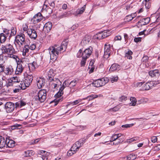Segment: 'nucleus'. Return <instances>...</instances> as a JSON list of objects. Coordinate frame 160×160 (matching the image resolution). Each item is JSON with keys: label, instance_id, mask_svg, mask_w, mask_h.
Returning a JSON list of instances; mask_svg holds the SVG:
<instances>
[{"label": "nucleus", "instance_id": "nucleus-60", "mask_svg": "<svg viewBox=\"0 0 160 160\" xmlns=\"http://www.w3.org/2000/svg\"><path fill=\"white\" fill-rule=\"evenodd\" d=\"M82 99H79L78 100H76L75 101H74L73 102H72V104L73 105H76L78 104V103H79V102L82 101Z\"/></svg>", "mask_w": 160, "mask_h": 160}, {"label": "nucleus", "instance_id": "nucleus-4", "mask_svg": "<svg viewBox=\"0 0 160 160\" xmlns=\"http://www.w3.org/2000/svg\"><path fill=\"white\" fill-rule=\"evenodd\" d=\"M1 49L2 53L9 54L15 53V51L12 45L10 43H7L5 45H2Z\"/></svg>", "mask_w": 160, "mask_h": 160}, {"label": "nucleus", "instance_id": "nucleus-45", "mask_svg": "<svg viewBox=\"0 0 160 160\" xmlns=\"http://www.w3.org/2000/svg\"><path fill=\"white\" fill-rule=\"evenodd\" d=\"M132 15H128V16H126L125 18V21L129 22V21H131L133 19V18H134V17L133 16H132Z\"/></svg>", "mask_w": 160, "mask_h": 160}, {"label": "nucleus", "instance_id": "nucleus-38", "mask_svg": "<svg viewBox=\"0 0 160 160\" xmlns=\"http://www.w3.org/2000/svg\"><path fill=\"white\" fill-rule=\"evenodd\" d=\"M33 154V152L32 151L28 150L24 152V156L26 157L31 156Z\"/></svg>", "mask_w": 160, "mask_h": 160}, {"label": "nucleus", "instance_id": "nucleus-63", "mask_svg": "<svg viewBox=\"0 0 160 160\" xmlns=\"http://www.w3.org/2000/svg\"><path fill=\"white\" fill-rule=\"evenodd\" d=\"M158 140V138L156 137L153 136L151 138V141L153 143H155Z\"/></svg>", "mask_w": 160, "mask_h": 160}, {"label": "nucleus", "instance_id": "nucleus-16", "mask_svg": "<svg viewBox=\"0 0 160 160\" xmlns=\"http://www.w3.org/2000/svg\"><path fill=\"white\" fill-rule=\"evenodd\" d=\"M63 90H61L60 88L59 91L55 95V97L57 98L55 101V102H57L55 104V105H56L60 100L61 99L59 98L63 94Z\"/></svg>", "mask_w": 160, "mask_h": 160}, {"label": "nucleus", "instance_id": "nucleus-35", "mask_svg": "<svg viewBox=\"0 0 160 160\" xmlns=\"http://www.w3.org/2000/svg\"><path fill=\"white\" fill-rule=\"evenodd\" d=\"M13 85L12 83H9L8 82L4 86V89H6V90L9 92L10 89V88L12 87Z\"/></svg>", "mask_w": 160, "mask_h": 160}, {"label": "nucleus", "instance_id": "nucleus-7", "mask_svg": "<svg viewBox=\"0 0 160 160\" xmlns=\"http://www.w3.org/2000/svg\"><path fill=\"white\" fill-rule=\"evenodd\" d=\"M24 59L22 60L19 63H17V65L15 71L16 74H19L21 73L23 71L24 68L26 66L25 62L24 61Z\"/></svg>", "mask_w": 160, "mask_h": 160}, {"label": "nucleus", "instance_id": "nucleus-64", "mask_svg": "<svg viewBox=\"0 0 160 160\" xmlns=\"http://www.w3.org/2000/svg\"><path fill=\"white\" fill-rule=\"evenodd\" d=\"M8 82L9 83H12L13 85V84L15 82V81L14 80H13L12 78H10V79H8Z\"/></svg>", "mask_w": 160, "mask_h": 160}, {"label": "nucleus", "instance_id": "nucleus-55", "mask_svg": "<svg viewBox=\"0 0 160 160\" xmlns=\"http://www.w3.org/2000/svg\"><path fill=\"white\" fill-rule=\"evenodd\" d=\"M16 33V31L13 28V29H12L11 30L10 34L9 36V37H11L12 35L14 36Z\"/></svg>", "mask_w": 160, "mask_h": 160}, {"label": "nucleus", "instance_id": "nucleus-56", "mask_svg": "<svg viewBox=\"0 0 160 160\" xmlns=\"http://www.w3.org/2000/svg\"><path fill=\"white\" fill-rule=\"evenodd\" d=\"M87 99H88V101H90L93 99V95H91L85 98H83L82 99L86 100Z\"/></svg>", "mask_w": 160, "mask_h": 160}, {"label": "nucleus", "instance_id": "nucleus-25", "mask_svg": "<svg viewBox=\"0 0 160 160\" xmlns=\"http://www.w3.org/2000/svg\"><path fill=\"white\" fill-rule=\"evenodd\" d=\"M7 141L6 139L0 136V148H2L6 145Z\"/></svg>", "mask_w": 160, "mask_h": 160}, {"label": "nucleus", "instance_id": "nucleus-27", "mask_svg": "<svg viewBox=\"0 0 160 160\" xmlns=\"http://www.w3.org/2000/svg\"><path fill=\"white\" fill-rule=\"evenodd\" d=\"M26 65L27 64L28 65V67L29 68V70L30 72L34 71L35 69V62H33L32 63H30L28 64L27 63L25 62Z\"/></svg>", "mask_w": 160, "mask_h": 160}, {"label": "nucleus", "instance_id": "nucleus-48", "mask_svg": "<svg viewBox=\"0 0 160 160\" xmlns=\"http://www.w3.org/2000/svg\"><path fill=\"white\" fill-rule=\"evenodd\" d=\"M118 138L117 137L116 134H114L111 137L110 142H112L113 141H115Z\"/></svg>", "mask_w": 160, "mask_h": 160}, {"label": "nucleus", "instance_id": "nucleus-44", "mask_svg": "<svg viewBox=\"0 0 160 160\" xmlns=\"http://www.w3.org/2000/svg\"><path fill=\"white\" fill-rule=\"evenodd\" d=\"M23 84V83H22V84L21 83H20L18 85L19 86L20 89L19 88H16L14 90H13V92L14 93H16L18 92L20 90H21V89H24V88H23L22 87V85Z\"/></svg>", "mask_w": 160, "mask_h": 160}, {"label": "nucleus", "instance_id": "nucleus-13", "mask_svg": "<svg viewBox=\"0 0 160 160\" xmlns=\"http://www.w3.org/2000/svg\"><path fill=\"white\" fill-rule=\"evenodd\" d=\"M32 80L33 76L32 75H28L24 81V83L26 87H28L31 83Z\"/></svg>", "mask_w": 160, "mask_h": 160}, {"label": "nucleus", "instance_id": "nucleus-26", "mask_svg": "<svg viewBox=\"0 0 160 160\" xmlns=\"http://www.w3.org/2000/svg\"><path fill=\"white\" fill-rule=\"evenodd\" d=\"M52 23L50 22H48L46 23L44 26V28L46 29L48 32L52 28Z\"/></svg>", "mask_w": 160, "mask_h": 160}, {"label": "nucleus", "instance_id": "nucleus-62", "mask_svg": "<svg viewBox=\"0 0 160 160\" xmlns=\"http://www.w3.org/2000/svg\"><path fill=\"white\" fill-rule=\"evenodd\" d=\"M117 143H115V142H113V144L114 145H117L121 141L122 142L123 141V140L122 139H121V140L120 139L118 138L117 140Z\"/></svg>", "mask_w": 160, "mask_h": 160}, {"label": "nucleus", "instance_id": "nucleus-42", "mask_svg": "<svg viewBox=\"0 0 160 160\" xmlns=\"http://www.w3.org/2000/svg\"><path fill=\"white\" fill-rule=\"evenodd\" d=\"M118 77L117 76H112L110 78V80L112 83L117 82L118 80Z\"/></svg>", "mask_w": 160, "mask_h": 160}, {"label": "nucleus", "instance_id": "nucleus-50", "mask_svg": "<svg viewBox=\"0 0 160 160\" xmlns=\"http://www.w3.org/2000/svg\"><path fill=\"white\" fill-rule=\"evenodd\" d=\"M151 84H152V86L153 87L155 86L156 85L160 83V82L158 81H150Z\"/></svg>", "mask_w": 160, "mask_h": 160}, {"label": "nucleus", "instance_id": "nucleus-36", "mask_svg": "<svg viewBox=\"0 0 160 160\" xmlns=\"http://www.w3.org/2000/svg\"><path fill=\"white\" fill-rule=\"evenodd\" d=\"M77 151L76 150H73L72 149V147L71 148L70 150H69L67 153V155L68 156H71L72 155L74 154Z\"/></svg>", "mask_w": 160, "mask_h": 160}, {"label": "nucleus", "instance_id": "nucleus-11", "mask_svg": "<svg viewBox=\"0 0 160 160\" xmlns=\"http://www.w3.org/2000/svg\"><path fill=\"white\" fill-rule=\"evenodd\" d=\"M111 53L110 47L109 45L105 44L103 57L104 58H108Z\"/></svg>", "mask_w": 160, "mask_h": 160}, {"label": "nucleus", "instance_id": "nucleus-53", "mask_svg": "<svg viewBox=\"0 0 160 160\" xmlns=\"http://www.w3.org/2000/svg\"><path fill=\"white\" fill-rule=\"evenodd\" d=\"M153 151H156L160 150V144H158L157 145L153 147Z\"/></svg>", "mask_w": 160, "mask_h": 160}, {"label": "nucleus", "instance_id": "nucleus-5", "mask_svg": "<svg viewBox=\"0 0 160 160\" xmlns=\"http://www.w3.org/2000/svg\"><path fill=\"white\" fill-rule=\"evenodd\" d=\"M108 81L109 79L108 78L104 77L95 80L92 83V84L94 87H99L104 85Z\"/></svg>", "mask_w": 160, "mask_h": 160}, {"label": "nucleus", "instance_id": "nucleus-61", "mask_svg": "<svg viewBox=\"0 0 160 160\" xmlns=\"http://www.w3.org/2000/svg\"><path fill=\"white\" fill-rule=\"evenodd\" d=\"M13 53H10L8 54L9 55L10 58H12L14 59H16V60H17V58H18V57H17V56L16 55H14L13 54Z\"/></svg>", "mask_w": 160, "mask_h": 160}, {"label": "nucleus", "instance_id": "nucleus-49", "mask_svg": "<svg viewBox=\"0 0 160 160\" xmlns=\"http://www.w3.org/2000/svg\"><path fill=\"white\" fill-rule=\"evenodd\" d=\"M5 67L2 64H0V74H2L4 71Z\"/></svg>", "mask_w": 160, "mask_h": 160}, {"label": "nucleus", "instance_id": "nucleus-52", "mask_svg": "<svg viewBox=\"0 0 160 160\" xmlns=\"http://www.w3.org/2000/svg\"><path fill=\"white\" fill-rule=\"evenodd\" d=\"M127 99V97L123 95L119 98V101L121 102H122L124 101H126Z\"/></svg>", "mask_w": 160, "mask_h": 160}, {"label": "nucleus", "instance_id": "nucleus-10", "mask_svg": "<svg viewBox=\"0 0 160 160\" xmlns=\"http://www.w3.org/2000/svg\"><path fill=\"white\" fill-rule=\"evenodd\" d=\"M50 82V84L52 86V88H56L58 85H61L62 82H60L59 79L57 78H52V80H49Z\"/></svg>", "mask_w": 160, "mask_h": 160}, {"label": "nucleus", "instance_id": "nucleus-51", "mask_svg": "<svg viewBox=\"0 0 160 160\" xmlns=\"http://www.w3.org/2000/svg\"><path fill=\"white\" fill-rule=\"evenodd\" d=\"M82 58V59L81 62V66H84L86 62V61L87 58H84L83 57Z\"/></svg>", "mask_w": 160, "mask_h": 160}, {"label": "nucleus", "instance_id": "nucleus-37", "mask_svg": "<svg viewBox=\"0 0 160 160\" xmlns=\"http://www.w3.org/2000/svg\"><path fill=\"white\" fill-rule=\"evenodd\" d=\"M103 34V38L107 37L110 35V32L109 31L105 30L102 32Z\"/></svg>", "mask_w": 160, "mask_h": 160}, {"label": "nucleus", "instance_id": "nucleus-34", "mask_svg": "<svg viewBox=\"0 0 160 160\" xmlns=\"http://www.w3.org/2000/svg\"><path fill=\"white\" fill-rule=\"evenodd\" d=\"M7 38L4 35L3 33L0 34V42L1 43H3L5 42Z\"/></svg>", "mask_w": 160, "mask_h": 160}, {"label": "nucleus", "instance_id": "nucleus-59", "mask_svg": "<svg viewBox=\"0 0 160 160\" xmlns=\"http://www.w3.org/2000/svg\"><path fill=\"white\" fill-rule=\"evenodd\" d=\"M119 109V107L118 106H116L112 108H111L109 110L110 111H113L114 112H116L117 111H118Z\"/></svg>", "mask_w": 160, "mask_h": 160}, {"label": "nucleus", "instance_id": "nucleus-24", "mask_svg": "<svg viewBox=\"0 0 160 160\" xmlns=\"http://www.w3.org/2000/svg\"><path fill=\"white\" fill-rule=\"evenodd\" d=\"M82 146V145L80 143L79 141H78L73 144L72 146V149L73 150H76L77 151Z\"/></svg>", "mask_w": 160, "mask_h": 160}, {"label": "nucleus", "instance_id": "nucleus-29", "mask_svg": "<svg viewBox=\"0 0 160 160\" xmlns=\"http://www.w3.org/2000/svg\"><path fill=\"white\" fill-rule=\"evenodd\" d=\"M86 8V5H84L80 9H78L76 12V15H77L79 14H81L84 12Z\"/></svg>", "mask_w": 160, "mask_h": 160}, {"label": "nucleus", "instance_id": "nucleus-33", "mask_svg": "<svg viewBox=\"0 0 160 160\" xmlns=\"http://www.w3.org/2000/svg\"><path fill=\"white\" fill-rule=\"evenodd\" d=\"M132 54V52L129 50L128 52H126L125 57H127L128 59H131L132 58V57L131 56Z\"/></svg>", "mask_w": 160, "mask_h": 160}, {"label": "nucleus", "instance_id": "nucleus-41", "mask_svg": "<svg viewBox=\"0 0 160 160\" xmlns=\"http://www.w3.org/2000/svg\"><path fill=\"white\" fill-rule=\"evenodd\" d=\"M69 84L68 80H65L63 83L62 87L60 88V89L63 90L64 88Z\"/></svg>", "mask_w": 160, "mask_h": 160}, {"label": "nucleus", "instance_id": "nucleus-32", "mask_svg": "<svg viewBox=\"0 0 160 160\" xmlns=\"http://www.w3.org/2000/svg\"><path fill=\"white\" fill-rule=\"evenodd\" d=\"M139 139V138L138 137H135L134 138H131L128 139L126 140L125 142L130 143L134 141L138 140Z\"/></svg>", "mask_w": 160, "mask_h": 160}, {"label": "nucleus", "instance_id": "nucleus-2", "mask_svg": "<svg viewBox=\"0 0 160 160\" xmlns=\"http://www.w3.org/2000/svg\"><path fill=\"white\" fill-rule=\"evenodd\" d=\"M47 92L46 90L43 89L40 90L33 98V101L36 103H40L43 102L46 99Z\"/></svg>", "mask_w": 160, "mask_h": 160}, {"label": "nucleus", "instance_id": "nucleus-47", "mask_svg": "<svg viewBox=\"0 0 160 160\" xmlns=\"http://www.w3.org/2000/svg\"><path fill=\"white\" fill-rule=\"evenodd\" d=\"M136 158V156L134 154H131L127 156V159L130 160H134Z\"/></svg>", "mask_w": 160, "mask_h": 160}, {"label": "nucleus", "instance_id": "nucleus-40", "mask_svg": "<svg viewBox=\"0 0 160 160\" xmlns=\"http://www.w3.org/2000/svg\"><path fill=\"white\" fill-rule=\"evenodd\" d=\"M77 83V81L76 80H74L72 81L69 82V85L70 88L75 87Z\"/></svg>", "mask_w": 160, "mask_h": 160}, {"label": "nucleus", "instance_id": "nucleus-19", "mask_svg": "<svg viewBox=\"0 0 160 160\" xmlns=\"http://www.w3.org/2000/svg\"><path fill=\"white\" fill-rule=\"evenodd\" d=\"M120 69V66L118 64L114 63L111 66L109 71L111 72H113L119 70Z\"/></svg>", "mask_w": 160, "mask_h": 160}, {"label": "nucleus", "instance_id": "nucleus-18", "mask_svg": "<svg viewBox=\"0 0 160 160\" xmlns=\"http://www.w3.org/2000/svg\"><path fill=\"white\" fill-rule=\"evenodd\" d=\"M6 141H7V142L6 145L8 148H11L14 146L15 144L14 141L9 139L6 138Z\"/></svg>", "mask_w": 160, "mask_h": 160}, {"label": "nucleus", "instance_id": "nucleus-46", "mask_svg": "<svg viewBox=\"0 0 160 160\" xmlns=\"http://www.w3.org/2000/svg\"><path fill=\"white\" fill-rule=\"evenodd\" d=\"M143 4H145V7L147 9H149L151 7V4L149 2L143 1L142 2Z\"/></svg>", "mask_w": 160, "mask_h": 160}, {"label": "nucleus", "instance_id": "nucleus-12", "mask_svg": "<svg viewBox=\"0 0 160 160\" xmlns=\"http://www.w3.org/2000/svg\"><path fill=\"white\" fill-rule=\"evenodd\" d=\"M27 33L29 37L31 38L35 39L37 35L36 31L31 28H28L27 31Z\"/></svg>", "mask_w": 160, "mask_h": 160}, {"label": "nucleus", "instance_id": "nucleus-6", "mask_svg": "<svg viewBox=\"0 0 160 160\" xmlns=\"http://www.w3.org/2000/svg\"><path fill=\"white\" fill-rule=\"evenodd\" d=\"M48 3L51 8H53L55 4L54 0H46L45 2V4H44L42 9H45L46 11L48 12L49 14H50L52 12V10L51 8H48L47 7V5L45 4Z\"/></svg>", "mask_w": 160, "mask_h": 160}, {"label": "nucleus", "instance_id": "nucleus-15", "mask_svg": "<svg viewBox=\"0 0 160 160\" xmlns=\"http://www.w3.org/2000/svg\"><path fill=\"white\" fill-rule=\"evenodd\" d=\"M38 154L41 155L43 160H47L49 153L45 151H39L38 152Z\"/></svg>", "mask_w": 160, "mask_h": 160}, {"label": "nucleus", "instance_id": "nucleus-3", "mask_svg": "<svg viewBox=\"0 0 160 160\" xmlns=\"http://www.w3.org/2000/svg\"><path fill=\"white\" fill-rule=\"evenodd\" d=\"M93 48L92 47L86 49L84 50L80 49L79 50L77 54V57L78 58L83 57L86 58H88L91 55L92 53Z\"/></svg>", "mask_w": 160, "mask_h": 160}, {"label": "nucleus", "instance_id": "nucleus-58", "mask_svg": "<svg viewBox=\"0 0 160 160\" xmlns=\"http://www.w3.org/2000/svg\"><path fill=\"white\" fill-rule=\"evenodd\" d=\"M143 83L142 82H135L134 83V86L135 87H139L141 86Z\"/></svg>", "mask_w": 160, "mask_h": 160}, {"label": "nucleus", "instance_id": "nucleus-23", "mask_svg": "<svg viewBox=\"0 0 160 160\" xmlns=\"http://www.w3.org/2000/svg\"><path fill=\"white\" fill-rule=\"evenodd\" d=\"M152 84H151L150 82H147L143 85L142 89L143 90H149L152 88Z\"/></svg>", "mask_w": 160, "mask_h": 160}, {"label": "nucleus", "instance_id": "nucleus-22", "mask_svg": "<svg viewBox=\"0 0 160 160\" xmlns=\"http://www.w3.org/2000/svg\"><path fill=\"white\" fill-rule=\"evenodd\" d=\"M91 38L89 36H86L81 41V43L82 45H86L90 41Z\"/></svg>", "mask_w": 160, "mask_h": 160}, {"label": "nucleus", "instance_id": "nucleus-31", "mask_svg": "<svg viewBox=\"0 0 160 160\" xmlns=\"http://www.w3.org/2000/svg\"><path fill=\"white\" fill-rule=\"evenodd\" d=\"M130 100L131 102L129 103V105L131 106H135L137 102L136 98L134 97H131L130 98Z\"/></svg>", "mask_w": 160, "mask_h": 160}, {"label": "nucleus", "instance_id": "nucleus-20", "mask_svg": "<svg viewBox=\"0 0 160 160\" xmlns=\"http://www.w3.org/2000/svg\"><path fill=\"white\" fill-rule=\"evenodd\" d=\"M55 75V73L52 69H50L49 70L48 72V80H51L52 78H53Z\"/></svg>", "mask_w": 160, "mask_h": 160}, {"label": "nucleus", "instance_id": "nucleus-8", "mask_svg": "<svg viewBox=\"0 0 160 160\" xmlns=\"http://www.w3.org/2000/svg\"><path fill=\"white\" fill-rule=\"evenodd\" d=\"M15 40L16 42L20 46L21 45H23L25 42V35L22 33L17 35L16 37Z\"/></svg>", "mask_w": 160, "mask_h": 160}, {"label": "nucleus", "instance_id": "nucleus-28", "mask_svg": "<svg viewBox=\"0 0 160 160\" xmlns=\"http://www.w3.org/2000/svg\"><path fill=\"white\" fill-rule=\"evenodd\" d=\"M42 19V17H40L38 18L36 15H35L33 18L32 19V21L33 22V23L36 24L40 21Z\"/></svg>", "mask_w": 160, "mask_h": 160}, {"label": "nucleus", "instance_id": "nucleus-17", "mask_svg": "<svg viewBox=\"0 0 160 160\" xmlns=\"http://www.w3.org/2000/svg\"><path fill=\"white\" fill-rule=\"evenodd\" d=\"M45 82V79L43 78H40L37 80V85L39 88H41L44 85Z\"/></svg>", "mask_w": 160, "mask_h": 160}, {"label": "nucleus", "instance_id": "nucleus-57", "mask_svg": "<svg viewBox=\"0 0 160 160\" xmlns=\"http://www.w3.org/2000/svg\"><path fill=\"white\" fill-rule=\"evenodd\" d=\"M133 124L132 123L131 124H126L125 125H122V127L123 128H128L131 127L133 125Z\"/></svg>", "mask_w": 160, "mask_h": 160}, {"label": "nucleus", "instance_id": "nucleus-30", "mask_svg": "<svg viewBox=\"0 0 160 160\" xmlns=\"http://www.w3.org/2000/svg\"><path fill=\"white\" fill-rule=\"evenodd\" d=\"M150 20V18H145L142 19L139 21V22H142V24L143 25H145L149 23Z\"/></svg>", "mask_w": 160, "mask_h": 160}, {"label": "nucleus", "instance_id": "nucleus-9", "mask_svg": "<svg viewBox=\"0 0 160 160\" xmlns=\"http://www.w3.org/2000/svg\"><path fill=\"white\" fill-rule=\"evenodd\" d=\"M15 106L14 103L11 102H8L4 105V108L7 113L12 112L14 110Z\"/></svg>", "mask_w": 160, "mask_h": 160}, {"label": "nucleus", "instance_id": "nucleus-1", "mask_svg": "<svg viewBox=\"0 0 160 160\" xmlns=\"http://www.w3.org/2000/svg\"><path fill=\"white\" fill-rule=\"evenodd\" d=\"M68 43L66 41L62 42L60 46L55 45L50 47L48 49L50 55V59L53 61H55L57 58L58 55L61 53L62 51H65Z\"/></svg>", "mask_w": 160, "mask_h": 160}, {"label": "nucleus", "instance_id": "nucleus-54", "mask_svg": "<svg viewBox=\"0 0 160 160\" xmlns=\"http://www.w3.org/2000/svg\"><path fill=\"white\" fill-rule=\"evenodd\" d=\"M97 38L98 39H101L103 38V34H102V32L98 33L97 34Z\"/></svg>", "mask_w": 160, "mask_h": 160}, {"label": "nucleus", "instance_id": "nucleus-21", "mask_svg": "<svg viewBox=\"0 0 160 160\" xmlns=\"http://www.w3.org/2000/svg\"><path fill=\"white\" fill-rule=\"evenodd\" d=\"M149 74L152 77L158 76L160 74L159 70L157 69L150 71Z\"/></svg>", "mask_w": 160, "mask_h": 160}, {"label": "nucleus", "instance_id": "nucleus-43", "mask_svg": "<svg viewBox=\"0 0 160 160\" xmlns=\"http://www.w3.org/2000/svg\"><path fill=\"white\" fill-rule=\"evenodd\" d=\"M10 32L11 30H9L6 29H4L3 30V32L4 33H3L4 35L7 37L8 36H9L10 34Z\"/></svg>", "mask_w": 160, "mask_h": 160}, {"label": "nucleus", "instance_id": "nucleus-14", "mask_svg": "<svg viewBox=\"0 0 160 160\" xmlns=\"http://www.w3.org/2000/svg\"><path fill=\"white\" fill-rule=\"evenodd\" d=\"M14 72V70L12 66H9L4 69V71L3 72L6 75L8 76L11 75L13 74Z\"/></svg>", "mask_w": 160, "mask_h": 160}, {"label": "nucleus", "instance_id": "nucleus-39", "mask_svg": "<svg viewBox=\"0 0 160 160\" xmlns=\"http://www.w3.org/2000/svg\"><path fill=\"white\" fill-rule=\"evenodd\" d=\"M29 46L28 45H25L23 49V55H25L26 53H28L29 52Z\"/></svg>", "mask_w": 160, "mask_h": 160}]
</instances>
